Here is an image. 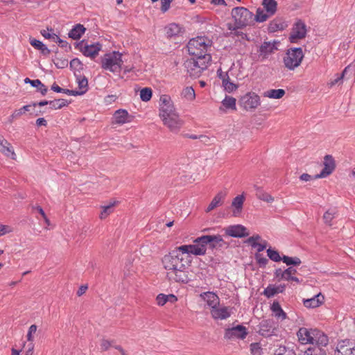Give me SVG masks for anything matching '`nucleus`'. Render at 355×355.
Instances as JSON below:
<instances>
[{
  "label": "nucleus",
  "instance_id": "f257e3e1",
  "mask_svg": "<svg viewBox=\"0 0 355 355\" xmlns=\"http://www.w3.org/2000/svg\"><path fill=\"white\" fill-rule=\"evenodd\" d=\"M162 263L166 270V276L170 280L182 283L189 282L188 268L190 260L187 259V255L179 252L177 248L165 254L162 259Z\"/></svg>",
  "mask_w": 355,
  "mask_h": 355
},
{
  "label": "nucleus",
  "instance_id": "f03ea898",
  "mask_svg": "<svg viewBox=\"0 0 355 355\" xmlns=\"http://www.w3.org/2000/svg\"><path fill=\"white\" fill-rule=\"evenodd\" d=\"M211 62V55L193 56L184 62V66L191 77L197 78L208 68Z\"/></svg>",
  "mask_w": 355,
  "mask_h": 355
},
{
  "label": "nucleus",
  "instance_id": "7ed1b4c3",
  "mask_svg": "<svg viewBox=\"0 0 355 355\" xmlns=\"http://www.w3.org/2000/svg\"><path fill=\"white\" fill-rule=\"evenodd\" d=\"M211 41L205 37H197L189 40L187 44L189 53L192 56L211 55L207 53L209 47H211Z\"/></svg>",
  "mask_w": 355,
  "mask_h": 355
},
{
  "label": "nucleus",
  "instance_id": "20e7f679",
  "mask_svg": "<svg viewBox=\"0 0 355 355\" xmlns=\"http://www.w3.org/2000/svg\"><path fill=\"white\" fill-rule=\"evenodd\" d=\"M234 28H242L253 24L254 14L244 7H236L232 10Z\"/></svg>",
  "mask_w": 355,
  "mask_h": 355
},
{
  "label": "nucleus",
  "instance_id": "39448f33",
  "mask_svg": "<svg viewBox=\"0 0 355 355\" xmlns=\"http://www.w3.org/2000/svg\"><path fill=\"white\" fill-rule=\"evenodd\" d=\"M304 57L302 49L300 47L288 49L283 58L284 67L291 71H294L302 63Z\"/></svg>",
  "mask_w": 355,
  "mask_h": 355
},
{
  "label": "nucleus",
  "instance_id": "423d86ee",
  "mask_svg": "<svg viewBox=\"0 0 355 355\" xmlns=\"http://www.w3.org/2000/svg\"><path fill=\"white\" fill-rule=\"evenodd\" d=\"M122 54L119 51L106 53L102 58L101 67L112 73L119 72L123 64Z\"/></svg>",
  "mask_w": 355,
  "mask_h": 355
},
{
  "label": "nucleus",
  "instance_id": "0eeeda50",
  "mask_svg": "<svg viewBox=\"0 0 355 355\" xmlns=\"http://www.w3.org/2000/svg\"><path fill=\"white\" fill-rule=\"evenodd\" d=\"M239 105L245 111L253 112L261 105V98L254 92H248L240 97Z\"/></svg>",
  "mask_w": 355,
  "mask_h": 355
},
{
  "label": "nucleus",
  "instance_id": "6e6552de",
  "mask_svg": "<svg viewBox=\"0 0 355 355\" xmlns=\"http://www.w3.org/2000/svg\"><path fill=\"white\" fill-rule=\"evenodd\" d=\"M177 248L182 254L187 255V259H189V254L202 256L205 255L207 252V248L204 246L203 243L199 241L198 237L193 241V244L182 245L177 247Z\"/></svg>",
  "mask_w": 355,
  "mask_h": 355
},
{
  "label": "nucleus",
  "instance_id": "1a4fd4ad",
  "mask_svg": "<svg viewBox=\"0 0 355 355\" xmlns=\"http://www.w3.org/2000/svg\"><path fill=\"white\" fill-rule=\"evenodd\" d=\"M163 124L173 133H178L182 128L184 121L180 119L179 114L175 112L161 119Z\"/></svg>",
  "mask_w": 355,
  "mask_h": 355
},
{
  "label": "nucleus",
  "instance_id": "9d476101",
  "mask_svg": "<svg viewBox=\"0 0 355 355\" xmlns=\"http://www.w3.org/2000/svg\"><path fill=\"white\" fill-rule=\"evenodd\" d=\"M80 51L86 57L94 59L102 49V45L99 42L88 44L82 40L78 45Z\"/></svg>",
  "mask_w": 355,
  "mask_h": 355
},
{
  "label": "nucleus",
  "instance_id": "9b49d317",
  "mask_svg": "<svg viewBox=\"0 0 355 355\" xmlns=\"http://www.w3.org/2000/svg\"><path fill=\"white\" fill-rule=\"evenodd\" d=\"M175 112V109L173 103L168 95H162L159 98V116L160 119L168 116Z\"/></svg>",
  "mask_w": 355,
  "mask_h": 355
},
{
  "label": "nucleus",
  "instance_id": "f8f14e48",
  "mask_svg": "<svg viewBox=\"0 0 355 355\" xmlns=\"http://www.w3.org/2000/svg\"><path fill=\"white\" fill-rule=\"evenodd\" d=\"M278 329L272 320H263L259 324L258 333L260 336L269 338L277 335Z\"/></svg>",
  "mask_w": 355,
  "mask_h": 355
},
{
  "label": "nucleus",
  "instance_id": "ddd939ff",
  "mask_svg": "<svg viewBox=\"0 0 355 355\" xmlns=\"http://www.w3.org/2000/svg\"><path fill=\"white\" fill-rule=\"evenodd\" d=\"M277 44L279 42L275 40L272 42H263L258 49V60L263 61L277 50Z\"/></svg>",
  "mask_w": 355,
  "mask_h": 355
},
{
  "label": "nucleus",
  "instance_id": "4468645a",
  "mask_svg": "<svg viewBox=\"0 0 355 355\" xmlns=\"http://www.w3.org/2000/svg\"><path fill=\"white\" fill-rule=\"evenodd\" d=\"M335 355H355V340L345 339L338 341Z\"/></svg>",
  "mask_w": 355,
  "mask_h": 355
},
{
  "label": "nucleus",
  "instance_id": "2eb2a0df",
  "mask_svg": "<svg viewBox=\"0 0 355 355\" xmlns=\"http://www.w3.org/2000/svg\"><path fill=\"white\" fill-rule=\"evenodd\" d=\"M306 26L302 20H297L293 26L292 31L289 36V41L291 43H295L298 40L306 37Z\"/></svg>",
  "mask_w": 355,
  "mask_h": 355
},
{
  "label": "nucleus",
  "instance_id": "dca6fc26",
  "mask_svg": "<svg viewBox=\"0 0 355 355\" xmlns=\"http://www.w3.org/2000/svg\"><path fill=\"white\" fill-rule=\"evenodd\" d=\"M248 335V330L243 325H237L225 329L224 338L227 340L240 339L243 340Z\"/></svg>",
  "mask_w": 355,
  "mask_h": 355
},
{
  "label": "nucleus",
  "instance_id": "f3484780",
  "mask_svg": "<svg viewBox=\"0 0 355 355\" xmlns=\"http://www.w3.org/2000/svg\"><path fill=\"white\" fill-rule=\"evenodd\" d=\"M323 168L320 173L315 175L314 178H324L329 176L335 169L336 164L334 157L330 155H327L324 157Z\"/></svg>",
  "mask_w": 355,
  "mask_h": 355
},
{
  "label": "nucleus",
  "instance_id": "a211bd4d",
  "mask_svg": "<svg viewBox=\"0 0 355 355\" xmlns=\"http://www.w3.org/2000/svg\"><path fill=\"white\" fill-rule=\"evenodd\" d=\"M132 116L125 109L116 110L112 117V124L122 125L132 121Z\"/></svg>",
  "mask_w": 355,
  "mask_h": 355
},
{
  "label": "nucleus",
  "instance_id": "6ab92c4d",
  "mask_svg": "<svg viewBox=\"0 0 355 355\" xmlns=\"http://www.w3.org/2000/svg\"><path fill=\"white\" fill-rule=\"evenodd\" d=\"M232 309L225 306L216 305L210 309L211 317L214 320H226L232 315Z\"/></svg>",
  "mask_w": 355,
  "mask_h": 355
},
{
  "label": "nucleus",
  "instance_id": "aec40b11",
  "mask_svg": "<svg viewBox=\"0 0 355 355\" xmlns=\"http://www.w3.org/2000/svg\"><path fill=\"white\" fill-rule=\"evenodd\" d=\"M199 241L204 244V246L207 248L209 245L210 248H214L217 245H221L220 243H223V239L222 236L217 235H203L198 237Z\"/></svg>",
  "mask_w": 355,
  "mask_h": 355
},
{
  "label": "nucleus",
  "instance_id": "412c9836",
  "mask_svg": "<svg viewBox=\"0 0 355 355\" xmlns=\"http://www.w3.org/2000/svg\"><path fill=\"white\" fill-rule=\"evenodd\" d=\"M226 234L232 237L242 238L249 235L247 228L242 225H234L227 227Z\"/></svg>",
  "mask_w": 355,
  "mask_h": 355
},
{
  "label": "nucleus",
  "instance_id": "4be33fe9",
  "mask_svg": "<svg viewBox=\"0 0 355 355\" xmlns=\"http://www.w3.org/2000/svg\"><path fill=\"white\" fill-rule=\"evenodd\" d=\"M313 334L314 336H311L312 338L309 344L311 346H327L329 338L326 334L318 329H315Z\"/></svg>",
  "mask_w": 355,
  "mask_h": 355
},
{
  "label": "nucleus",
  "instance_id": "5701e85b",
  "mask_svg": "<svg viewBox=\"0 0 355 355\" xmlns=\"http://www.w3.org/2000/svg\"><path fill=\"white\" fill-rule=\"evenodd\" d=\"M0 153L12 159L15 160L17 158L13 147L2 136H0Z\"/></svg>",
  "mask_w": 355,
  "mask_h": 355
},
{
  "label": "nucleus",
  "instance_id": "b1692460",
  "mask_svg": "<svg viewBox=\"0 0 355 355\" xmlns=\"http://www.w3.org/2000/svg\"><path fill=\"white\" fill-rule=\"evenodd\" d=\"M164 29L168 38H175L182 35L184 32V28L176 23L169 24Z\"/></svg>",
  "mask_w": 355,
  "mask_h": 355
},
{
  "label": "nucleus",
  "instance_id": "393cba45",
  "mask_svg": "<svg viewBox=\"0 0 355 355\" xmlns=\"http://www.w3.org/2000/svg\"><path fill=\"white\" fill-rule=\"evenodd\" d=\"M315 329H309L306 327H301L297 332V336L298 338V341L302 345H307L309 342L311 340V336H314L313 333L315 332Z\"/></svg>",
  "mask_w": 355,
  "mask_h": 355
},
{
  "label": "nucleus",
  "instance_id": "a878e982",
  "mask_svg": "<svg viewBox=\"0 0 355 355\" xmlns=\"http://www.w3.org/2000/svg\"><path fill=\"white\" fill-rule=\"evenodd\" d=\"M200 297L206 302L207 306H209L211 309L220 304L218 296L213 292L208 291L202 293L200 294Z\"/></svg>",
  "mask_w": 355,
  "mask_h": 355
},
{
  "label": "nucleus",
  "instance_id": "bb28decb",
  "mask_svg": "<svg viewBox=\"0 0 355 355\" xmlns=\"http://www.w3.org/2000/svg\"><path fill=\"white\" fill-rule=\"evenodd\" d=\"M222 105L219 107L220 111L225 112L226 110H236V100L235 98L226 95L221 101Z\"/></svg>",
  "mask_w": 355,
  "mask_h": 355
},
{
  "label": "nucleus",
  "instance_id": "cd10ccee",
  "mask_svg": "<svg viewBox=\"0 0 355 355\" xmlns=\"http://www.w3.org/2000/svg\"><path fill=\"white\" fill-rule=\"evenodd\" d=\"M324 302V296L321 293L315 295L313 297L304 300V305L306 308H316Z\"/></svg>",
  "mask_w": 355,
  "mask_h": 355
},
{
  "label": "nucleus",
  "instance_id": "c85d7f7f",
  "mask_svg": "<svg viewBox=\"0 0 355 355\" xmlns=\"http://www.w3.org/2000/svg\"><path fill=\"white\" fill-rule=\"evenodd\" d=\"M245 200V197L243 194L238 195L236 196L232 202V207L234 208L233 210V216H238L241 214L243 205V202Z\"/></svg>",
  "mask_w": 355,
  "mask_h": 355
},
{
  "label": "nucleus",
  "instance_id": "c756f323",
  "mask_svg": "<svg viewBox=\"0 0 355 355\" xmlns=\"http://www.w3.org/2000/svg\"><path fill=\"white\" fill-rule=\"evenodd\" d=\"M76 82L78 85V89H76V94L78 95H83L88 90V80L87 78L81 75L76 76Z\"/></svg>",
  "mask_w": 355,
  "mask_h": 355
},
{
  "label": "nucleus",
  "instance_id": "7c9ffc66",
  "mask_svg": "<svg viewBox=\"0 0 355 355\" xmlns=\"http://www.w3.org/2000/svg\"><path fill=\"white\" fill-rule=\"evenodd\" d=\"M226 196V192L225 191H220L218 192L213 198L210 204L207 208V211L209 212L216 207L221 205L223 204V202Z\"/></svg>",
  "mask_w": 355,
  "mask_h": 355
},
{
  "label": "nucleus",
  "instance_id": "2f4dec72",
  "mask_svg": "<svg viewBox=\"0 0 355 355\" xmlns=\"http://www.w3.org/2000/svg\"><path fill=\"white\" fill-rule=\"evenodd\" d=\"M85 31L86 29L83 25L78 24L69 32L68 36L73 40H78L85 33Z\"/></svg>",
  "mask_w": 355,
  "mask_h": 355
},
{
  "label": "nucleus",
  "instance_id": "473e14b6",
  "mask_svg": "<svg viewBox=\"0 0 355 355\" xmlns=\"http://www.w3.org/2000/svg\"><path fill=\"white\" fill-rule=\"evenodd\" d=\"M271 311L275 317L278 320H284L286 318V313L282 309L278 302H273L271 305Z\"/></svg>",
  "mask_w": 355,
  "mask_h": 355
},
{
  "label": "nucleus",
  "instance_id": "72a5a7b5",
  "mask_svg": "<svg viewBox=\"0 0 355 355\" xmlns=\"http://www.w3.org/2000/svg\"><path fill=\"white\" fill-rule=\"evenodd\" d=\"M273 355H296L295 350L288 346L277 345L274 349Z\"/></svg>",
  "mask_w": 355,
  "mask_h": 355
},
{
  "label": "nucleus",
  "instance_id": "f704fd0d",
  "mask_svg": "<svg viewBox=\"0 0 355 355\" xmlns=\"http://www.w3.org/2000/svg\"><path fill=\"white\" fill-rule=\"evenodd\" d=\"M285 90L283 89H272L264 92L263 96L269 98L279 99L285 95Z\"/></svg>",
  "mask_w": 355,
  "mask_h": 355
},
{
  "label": "nucleus",
  "instance_id": "c9c22d12",
  "mask_svg": "<svg viewBox=\"0 0 355 355\" xmlns=\"http://www.w3.org/2000/svg\"><path fill=\"white\" fill-rule=\"evenodd\" d=\"M287 27V24L281 19H275L269 24V30L271 32L282 31Z\"/></svg>",
  "mask_w": 355,
  "mask_h": 355
},
{
  "label": "nucleus",
  "instance_id": "e433bc0d",
  "mask_svg": "<svg viewBox=\"0 0 355 355\" xmlns=\"http://www.w3.org/2000/svg\"><path fill=\"white\" fill-rule=\"evenodd\" d=\"M29 42L35 49L41 51L42 53L47 55L50 53V50L40 40L33 37L29 38Z\"/></svg>",
  "mask_w": 355,
  "mask_h": 355
},
{
  "label": "nucleus",
  "instance_id": "4c0bfd02",
  "mask_svg": "<svg viewBox=\"0 0 355 355\" xmlns=\"http://www.w3.org/2000/svg\"><path fill=\"white\" fill-rule=\"evenodd\" d=\"M272 15H269L266 10L261 8L257 9L256 15L253 16V21H255L259 23L266 21Z\"/></svg>",
  "mask_w": 355,
  "mask_h": 355
},
{
  "label": "nucleus",
  "instance_id": "58836bf2",
  "mask_svg": "<svg viewBox=\"0 0 355 355\" xmlns=\"http://www.w3.org/2000/svg\"><path fill=\"white\" fill-rule=\"evenodd\" d=\"M327 346H310L304 355H327L325 347Z\"/></svg>",
  "mask_w": 355,
  "mask_h": 355
},
{
  "label": "nucleus",
  "instance_id": "ea45409f",
  "mask_svg": "<svg viewBox=\"0 0 355 355\" xmlns=\"http://www.w3.org/2000/svg\"><path fill=\"white\" fill-rule=\"evenodd\" d=\"M254 188L257 190V197L263 201L270 203L274 201V198L267 192H265L260 187L254 185Z\"/></svg>",
  "mask_w": 355,
  "mask_h": 355
},
{
  "label": "nucleus",
  "instance_id": "a19ab883",
  "mask_svg": "<svg viewBox=\"0 0 355 355\" xmlns=\"http://www.w3.org/2000/svg\"><path fill=\"white\" fill-rule=\"evenodd\" d=\"M262 5L269 15H275L277 11V3L275 0H263Z\"/></svg>",
  "mask_w": 355,
  "mask_h": 355
},
{
  "label": "nucleus",
  "instance_id": "79ce46f5",
  "mask_svg": "<svg viewBox=\"0 0 355 355\" xmlns=\"http://www.w3.org/2000/svg\"><path fill=\"white\" fill-rule=\"evenodd\" d=\"M296 273V269L293 268V267H289L287 269L284 270L285 280L293 281L299 284L300 282V280L299 279L298 277L295 276Z\"/></svg>",
  "mask_w": 355,
  "mask_h": 355
},
{
  "label": "nucleus",
  "instance_id": "37998d69",
  "mask_svg": "<svg viewBox=\"0 0 355 355\" xmlns=\"http://www.w3.org/2000/svg\"><path fill=\"white\" fill-rule=\"evenodd\" d=\"M116 205V202H110L107 205H104L102 207V211L100 214V218L101 219H104L107 217L111 213L113 212L114 207Z\"/></svg>",
  "mask_w": 355,
  "mask_h": 355
},
{
  "label": "nucleus",
  "instance_id": "c03bdc74",
  "mask_svg": "<svg viewBox=\"0 0 355 355\" xmlns=\"http://www.w3.org/2000/svg\"><path fill=\"white\" fill-rule=\"evenodd\" d=\"M68 105V102L65 99H57L49 101L50 108L53 110L61 109Z\"/></svg>",
  "mask_w": 355,
  "mask_h": 355
},
{
  "label": "nucleus",
  "instance_id": "a18cd8bd",
  "mask_svg": "<svg viewBox=\"0 0 355 355\" xmlns=\"http://www.w3.org/2000/svg\"><path fill=\"white\" fill-rule=\"evenodd\" d=\"M153 92L150 87H144L140 90V98L144 102H148L152 98Z\"/></svg>",
  "mask_w": 355,
  "mask_h": 355
},
{
  "label": "nucleus",
  "instance_id": "49530a36",
  "mask_svg": "<svg viewBox=\"0 0 355 355\" xmlns=\"http://www.w3.org/2000/svg\"><path fill=\"white\" fill-rule=\"evenodd\" d=\"M181 95L189 101H193L196 98L195 91L192 87H185L182 90Z\"/></svg>",
  "mask_w": 355,
  "mask_h": 355
},
{
  "label": "nucleus",
  "instance_id": "de8ad7c7",
  "mask_svg": "<svg viewBox=\"0 0 355 355\" xmlns=\"http://www.w3.org/2000/svg\"><path fill=\"white\" fill-rule=\"evenodd\" d=\"M282 261L287 266H299L302 263L300 259L297 257H291L286 255L282 257Z\"/></svg>",
  "mask_w": 355,
  "mask_h": 355
},
{
  "label": "nucleus",
  "instance_id": "09e8293b",
  "mask_svg": "<svg viewBox=\"0 0 355 355\" xmlns=\"http://www.w3.org/2000/svg\"><path fill=\"white\" fill-rule=\"evenodd\" d=\"M40 33L44 38L51 40L54 42H55V41L58 40L59 36L53 32V29L42 30Z\"/></svg>",
  "mask_w": 355,
  "mask_h": 355
},
{
  "label": "nucleus",
  "instance_id": "8fccbe9b",
  "mask_svg": "<svg viewBox=\"0 0 355 355\" xmlns=\"http://www.w3.org/2000/svg\"><path fill=\"white\" fill-rule=\"evenodd\" d=\"M267 255L270 259L275 262L282 261V257L279 255V253L277 250L272 248H268L267 250Z\"/></svg>",
  "mask_w": 355,
  "mask_h": 355
},
{
  "label": "nucleus",
  "instance_id": "3c124183",
  "mask_svg": "<svg viewBox=\"0 0 355 355\" xmlns=\"http://www.w3.org/2000/svg\"><path fill=\"white\" fill-rule=\"evenodd\" d=\"M263 294L267 297L270 298L275 295L277 294L276 286L274 284H269L263 291Z\"/></svg>",
  "mask_w": 355,
  "mask_h": 355
},
{
  "label": "nucleus",
  "instance_id": "603ef678",
  "mask_svg": "<svg viewBox=\"0 0 355 355\" xmlns=\"http://www.w3.org/2000/svg\"><path fill=\"white\" fill-rule=\"evenodd\" d=\"M32 107L31 105H26L18 110H15L13 113L12 114L11 116L13 119L17 118L20 116L21 115L24 114L26 112H28L31 110V107Z\"/></svg>",
  "mask_w": 355,
  "mask_h": 355
},
{
  "label": "nucleus",
  "instance_id": "864d4df0",
  "mask_svg": "<svg viewBox=\"0 0 355 355\" xmlns=\"http://www.w3.org/2000/svg\"><path fill=\"white\" fill-rule=\"evenodd\" d=\"M37 329V327L35 324H32L28 328L27 336H26L27 340L28 342H31V343L28 344V349L31 347V345H33L34 346V345L33 344V335L35 334Z\"/></svg>",
  "mask_w": 355,
  "mask_h": 355
},
{
  "label": "nucleus",
  "instance_id": "5fc2aeb1",
  "mask_svg": "<svg viewBox=\"0 0 355 355\" xmlns=\"http://www.w3.org/2000/svg\"><path fill=\"white\" fill-rule=\"evenodd\" d=\"M350 67H351V65H348L347 67H346L341 74H336V78L329 82V87H331L334 85L341 82L345 73L347 71V70L349 69Z\"/></svg>",
  "mask_w": 355,
  "mask_h": 355
},
{
  "label": "nucleus",
  "instance_id": "6e6d98bb",
  "mask_svg": "<svg viewBox=\"0 0 355 355\" xmlns=\"http://www.w3.org/2000/svg\"><path fill=\"white\" fill-rule=\"evenodd\" d=\"M254 258L257 261V263L261 268H264L268 262V259L260 253H256Z\"/></svg>",
  "mask_w": 355,
  "mask_h": 355
},
{
  "label": "nucleus",
  "instance_id": "4d7b16f0",
  "mask_svg": "<svg viewBox=\"0 0 355 355\" xmlns=\"http://www.w3.org/2000/svg\"><path fill=\"white\" fill-rule=\"evenodd\" d=\"M222 85L224 88V90L228 93H231L236 90L238 88V85L234 83L233 82H231L230 80H227Z\"/></svg>",
  "mask_w": 355,
  "mask_h": 355
},
{
  "label": "nucleus",
  "instance_id": "13d9d810",
  "mask_svg": "<svg viewBox=\"0 0 355 355\" xmlns=\"http://www.w3.org/2000/svg\"><path fill=\"white\" fill-rule=\"evenodd\" d=\"M250 352L252 355H261L262 354V348L261 347L260 343H253L250 345Z\"/></svg>",
  "mask_w": 355,
  "mask_h": 355
},
{
  "label": "nucleus",
  "instance_id": "bf43d9fd",
  "mask_svg": "<svg viewBox=\"0 0 355 355\" xmlns=\"http://www.w3.org/2000/svg\"><path fill=\"white\" fill-rule=\"evenodd\" d=\"M335 217V212L334 211H327L324 216L323 219L324 220V223L329 225H331V220Z\"/></svg>",
  "mask_w": 355,
  "mask_h": 355
},
{
  "label": "nucleus",
  "instance_id": "052dcab7",
  "mask_svg": "<svg viewBox=\"0 0 355 355\" xmlns=\"http://www.w3.org/2000/svg\"><path fill=\"white\" fill-rule=\"evenodd\" d=\"M70 67L73 70L80 71L83 69V64L78 58H74L70 62Z\"/></svg>",
  "mask_w": 355,
  "mask_h": 355
},
{
  "label": "nucleus",
  "instance_id": "680f3d73",
  "mask_svg": "<svg viewBox=\"0 0 355 355\" xmlns=\"http://www.w3.org/2000/svg\"><path fill=\"white\" fill-rule=\"evenodd\" d=\"M156 302L158 306H164L166 302H168V295L163 293L159 294L156 297Z\"/></svg>",
  "mask_w": 355,
  "mask_h": 355
},
{
  "label": "nucleus",
  "instance_id": "e2e57ef3",
  "mask_svg": "<svg viewBox=\"0 0 355 355\" xmlns=\"http://www.w3.org/2000/svg\"><path fill=\"white\" fill-rule=\"evenodd\" d=\"M217 75L218 78L222 80V85L227 80H230V76L227 72H224L221 69L217 70Z\"/></svg>",
  "mask_w": 355,
  "mask_h": 355
},
{
  "label": "nucleus",
  "instance_id": "0e129e2a",
  "mask_svg": "<svg viewBox=\"0 0 355 355\" xmlns=\"http://www.w3.org/2000/svg\"><path fill=\"white\" fill-rule=\"evenodd\" d=\"M274 277L279 282L285 280L284 270H283L282 268L276 269L274 272Z\"/></svg>",
  "mask_w": 355,
  "mask_h": 355
},
{
  "label": "nucleus",
  "instance_id": "69168bd1",
  "mask_svg": "<svg viewBox=\"0 0 355 355\" xmlns=\"http://www.w3.org/2000/svg\"><path fill=\"white\" fill-rule=\"evenodd\" d=\"M12 231L10 226L2 225L0 223V236Z\"/></svg>",
  "mask_w": 355,
  "mask_h": 355
},
{
  "label": "nucleus",
  "instance_id": "338daca9",
  "mask_svg": "<svg viewBox=\"0 0 355 355\" xmlns=\"http://www.w3.org/2000/svg\"><path fill=\"white\" fill-rule=\"evenodd\" d=\"M26 83H30L33 87H38L41 85V81L39 79L31 80L28 78H26L24 80Z\"/></svg>",
  "mask_w": 355,
  "mask_h": 355
},
{
  "label": "nucleus",
  "instance_id": "774afa93",
  "mask_svg": "<svg viewBox=\"0 0 355 355\" xmlns=\"http://www.w3.org/2000/svg\"><path fill=\"white\" fill-rule=\"evenodd\" d=\"M171 2V0H161V3H162L161 10L163 12H165L168 10V8L170 7Z\"/></svg>",
  "mask_w": 355,
  "mask_h": 355
}]
</instances>
